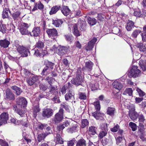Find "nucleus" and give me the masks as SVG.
<instances>
[{"label": "nucleus", "mask_w": 146, "mask_h": 146, "mask_svg": "<svg viewBox=\"0 0 146 146\" xmlns=\"http://www.w3.org/2000/svg\"><path fill=\"white\" fill-rule=\"evenodd\" d=\"M21 54V56L23 57H27L28 55H30V52L29 50L27 48L23 51Z\"/></svg>", "instance_id": "obj_46"}, {"label": "nucleus", "mask_w": 146, "mask_h": 146, "mask_svg": "<svg viewBox=\"0 0 146 146\" xmlns=\"http://www.w3.org/2000/svg\"><path fill=\"white\" fill-rule=\"evenodd\" d=\"M129 126L131 128L133 131H134L137 129L136 124L133 122H130L129 123Z\"/></svg>", "instance_id": "obj_43"}, {"label": "nucleus", "mask_w": 146, "mask_h": 146, "mask_svg": "<svg viewBox=\"0 0 146 146\" xmlns=\"http://www.w3.org/2000/svg\"><path fill=\"white\" fill-rule=\"evenodd\" d=\"M94 44L90 42H89L85 47L86 50L88 51L92 50L93 48Z\"/></svg>", "instance_id": "obj_48"}, {"label": "nucleus", "mask_w": 146, "mask_h": 146, "mask_svg": "<svg viewBox=\"0 0 146 146\" xmlns=\"http://www.w3.org/2000/svg\"><path fill=\"white\" fill-rule=\"evenodd\" d=\"M64 110L60 108L58 112L56 113L53 119V121L55 123H58L62 121L63 118Z\"/></svg>", "instance_id": "obj_2"}, {"label": "nucleus", "mask_w": 146, "mask_h": 146, "mask_svg": "<svg viewBox=\"0 0 146 146\" xmlns=\"http://www.w3.org/2000/svg\"><path fill=\"white\" fill-rule=\"evenodd\" d=\"M139 65L143 71L146 70V62L145 60H140L139 62Z\"/></svg>", "instance_id": "obj_32"}, {"label": "nucleus", "mask_w": 146, "mask_h": 146, "mask_svg": "<svg viewBox=\"0 0 146 146\" xmlns=\"http://www.w3.org/2000/svg\"><path fill=\"white\" fill-rule=\"evenodd\" d=\"M135 89L140 97H143L145 95V93L138 88H137Z\"/></svg>", "instance_id": "obj_50"}, {"label": "nucleus", "mask_w": 146, "mask_h": 146, "mask_svg": "<svg viewBox=\"0 0 146 146\" xmlns=\"http://www.w3.org/2000/svg\"><path fill=\"white\" fill-rule=\"evenodd\" d=\"M63 23V21L62 19H58L53 20L52 23L56 27H61V25Z\"/></svg>", "instance_id": "obj_25"}, {"label": "nucleus", "mask_w": 146, "mask_h": 146, "mask_svg": "<svg viewBox=\"0 0 146 146\" xmlns=\"http://www.w3.org/2000/svg\"><path fill=\"white\" fill-rule=\"evenodd\" d=\"M87 21L88 23L91 26H93L95 25L97 22V20L94 18H91L90 17H87Z\"/></svg>", "instance_id": "obj_22"}, {"label": "nucleus", "mask_w": 146, "mask_h": 146, "mask_svg": "<svg viewBox=\"0 0 146 146\" xmlns=\"http://www.w3.org/2000/svg\"><path fill=\"white\" fill-rule=\"evenodd\" d=\"M46 32L49 37H55L58 36V32L55 29H47Z\"/></svg>", "instance_id": "obj_13"}, {"label": "nucleus", "mask_w": 146, "mask_h": 146, "mask_svg": "<svg viewBox=\"0 0 146 146\" xmlns=\"http://www.w3.org/2000/svg\"><path fill=\"white\" fill-rule=\"evenodd\" d=\"M53 80L54 78H53L49 76L47 77L45 79V80L50 85V86L52 85V83Z\"/></svg>", "instance_id": "obj_54"}, {"label": "nucleus", "mask_w": 146, "mask_h": 146, "mask_svg": "<svg viewBox=\"0 0 146 146\" xmlns=\"http://www.w3.org/2000/svg\"><path fill=\"white\" fill-rule=\"evenodd\" d=\"M107 123H104L102 124L100 126V128L102 130L108 131Z\"/></svg>", "instance_id": "obj_53"}, {"label": "nucleus", "mask_w": 146, "mask_h": 146, "mask_svg": "<svg viewBox=\"0 0 146 146\" xmlns=\"http://www.w3.org/2000/svg\"><path fill=\"white\" fill-rule=\"evenodd\" d=\"M133 91L131 88H128L126 89L123 93V94L126 95L128 94L129 96L132 95Z\"/></svg>", "instance_id": "obj_42"}, {"label": "nucleus", "mask_w": 146, "mask_h": 146, "mask_svg": "<svg viewBox=\"0 0 146 146\" xmlns=\"http://www.w3.org/2000/svg\"><path fill=\"white\" fill-rule=\"evenodd\" d=\"M60 9L62 13L64 16H67L69 14L70 10L67 6H62V8L61 7Z\"/></svg>", "instance_id": "obj_16"}, {"label": "nucleus", "mask_w": 146, "mask_h": 146, "mask_svg": "<svg viewBox=\"0 0 146 146\" xmlns=\"http://www.w3.org/2000/svg\"><path fill=\"white\" fill-rule=\"evenodd\" d=\"M39 87L40 90L43 91H44L48 88V86L45 85L40 84L39 85Z\"/></svg>", "instance_id": "obj_59"}, {"label": "nucleus", "mask_w": 146, "mask_h": 146, "mask_svg": "<svg viewBox=\"0 0 146 146\" xmlns=\"http://www.w3.org/2000/svg\"><path fill=\"white\" fill-rule=\"evenodd\" d=\"M38 77L34 74L31 76L30 77L26 78V81L29 85L32 86L36 82L38 81Z\"/></svg>", "instance_id": "obj_6"}, {"label": "nucleus", "mask_w": 146, "mask_h": 146, "mask_svg": "<svg viewBox=\"0 0 146 146\" xmlns=\"http://www.w3.org/2000/svg\"><path fill=\"white\" fill-rule=\"evenodd\" d=\"M72 91L69 90L66 94L65 98L66 100H68L71 99L72 98H74V96L72 94Z\"/></svg>", "instance_id": "obj_34"}, {"label": "nucleus", "mask_w": 146, "mask_h": 146, "mask_svg": "<svg viewBox=\"0 0 146 146\" xmlns=\"http://www.w3.org/2000/svg\"><path fill=\"white\" fill-rule=\"evenodd\" d=\"M94 64L90 61L85 62V66L82 68V70L84 72H90L92 69Z\"/></svg>", "instance_id": "obj_7"}, {"label": "nucleus", "mask_w": 146, "mask_h": 146, "mask_svg": "<svg viewBox=\"0 0 146 146\" xmlns=\"http://www.w3.org/2000/svg\"><path fill=\"white\" fill-rule=\"evenodd\" d=\"M53 114V111L52 109L46 108L43 110L42 115L44 118H49L52 116Z\"/></svg>", "instance_id": "obj_8"}, {"label": "nucleus", "mask_w": 146, "mask_h": 146, "mask_svg": "<svg viewBox=\"0 0 146 146\" xmlns=\"http://www.w3.org/2000/svg\"><path fill=\"white\" fill-rule=\"evenodd\" d=\"M17 103L21 107H24L27 104V101L24 97L18 98L16 99Z\"/></svg>", "instance_id": "obj_10"}, {"label": "nucleus", "mask_w": 146, "mask_h": 146, "mask_svg": "<svg viewBox=\"0 0 146 146\" xmlns=\"http://www.w3.org/2000/svg\"><path fill=\"white\" fill-rule=\"evenodd\" d=\"M54 96L51 100L55 103H59L60 102L59 99L58 97V94L54 95Z\"/></svg>", "instance_id": "obj_51"}, {"label": "nucleus", "mask_w": 146, "mask_h": 146, "mask_svg": "<svg viewBox=\"0 0 146 146\" xmlns=\"http://www.w3.org/2000/svg\"><path fill=\"white\" fill-rule=\"evenodd\" d=\"M6 97L7 100L13 101L15 100V95L11 90L9 88L7 89L5 91Z\"/></svg>", "instance_id": "obj_4"}, {"label": "nucleus", "mask_w": 146, "mask_h": 146, "mask_svg": "<svg viewBox=\"0 0 146 146\" xmlns=\"http://www.w3.org/2000/svg\"><path fill=\"white\" fill-rule=\"evenodd\" d=\"M134 16L138 17H141L143 16V15L141 13L140 10L139 9L134 11Z\"/></svg>", "instance_id": "obj_52"}, {"label": "nucleus", "mask_w": 146, "mask_h": 146, "mask_svg": "<svg viewBox=\"0 0 146 146\" xmlns=\"http://www.w3.org/2000/svg\"><path fill=\"white\" fill-rule=\"evenodd\" d=\"M8 12H9L11 14V12L8 8H4L2 14V17L3 19L7 18V17H8L9 15Z\"/></svg>", "instance_id": "obj_30"}, {"label": "nucleus", "mask_w": 146, "mask_h": 146, "mask_svg": "<svg viewBox=\"0 0 146 146\" xmlns=\"http://www.w3.org/2000/svg\"><path fill=\"white\" fill-rule=\"evenodd\" d=\"M92 91L97 90L98 89L97 84H91L90 86Z\"/></svg>", "instance_id": "obj_62"}, {"label": "nucleus", "mask_w": 146, "mask_h": 146, "mask_svg": "<svg viewBox=\"0 0 146 146\" xmlns=\"http://www.w3.org/2000/svg\"><path fill=\"white\" fill-rule=\"evenodd\" d=\"M50 134V132H45L40 134L38 135L37 139L38 142H40L42 140H43L48 134Z\"/></svg>", "instance_id": "obj_28"}, {"label": "nucleus", "mask_w": 146, "mask_h": 146, "mask_svg": "<svg viewBox=\"0 0 146 146\" xmlns=\"http://www.w3.org/2000/svg\"><path fill=\"white\" fill-rule=\"evenodd\" d=\"M61 8V7L59 5L53 6L51 9L50 11L49 12V14L51 15L55 14Z\"/></svg>", "instance_id": "obj_15"}, {"label": "nucleus", "mask_w": 146, "mask_h": 146, "mask_svg": "<svg viewBox=\"0 0 146 146\" xmlns=\"http://www.w3.org/2000/svg\"><path fill=\"white\" fill-rule=\"evenodd\" d=\"M29 27L28 24L26 23L23 24L22 27L20 29V32L22 35H29L30 34L31 35H32L31 33L29 32L27 30Z\"/></svg>", "instance_id": "obj_9"}, {"label": "nucleus", "mask_w": 146, "mask_h": 146, "mask_svg": "<svg viewBox=\"0 0 146 146\" xmlns=\"http://www.w3.org/2000/svg\"><path fill=\"white\" fill-rule=\"evenodd\" d=\"M112 84L113 88L119 90H120L123 87L122 84L117 80H115L113 82Z\"/></svg>", "instance_id": "obj_17"}, {"label": "nucleus", "mask_w": 146, "mask_h": 146, "mask_svg": "<svg viewBox=\"0 0 146 146\" xmlns=\"http://www.w3.org/2000/svg\"><path fill=\"white\" fill-rule=\"evenodd\" d=\"M134 27H135L134 23L132 21H129L127 23L126 28L127 31H131Z\"/></svg>", "instance_id": "obj_29"}, {"label": "nucleus", "mask_w": 146, "mask_h": 146, "mask_svg": "<svg viewBox=\"0 0 146 146\" xmlns=\"http://www.w3.org/2000/svg\"><path fill=\"white\" fill-rule=\"evenodd\" d=\"M96 129L95 127L91 126L89 127L88 131L92 135H94L96 133Z\"/></svg>", "instance_id": "obj_40"}, {"label": "nucleus", "mask_w": 146, "mask_h": 146, "mask_svg": "<svg viewBox=\"0 0 146 146\" xmlns=\"http://www.w3.org/2000/svg\"><path fill=\"white\" fill-rule=\"evenodd\" d=\"M73 33L74 35L76 36H79L80 35L79 31L78 29L77 26L76 25L74 27Z\"/></svg>", "instance_id": "obj_44"}, {"label": "nucleus", "mask_w": 146, "mask_h": 146, "mask_svg": "<svg viewBox=\"0 0 146 146\" xmlns=\"http://www.w3.org/2000/svg\"><path fill=\"white\" fill-rule=\"evenodd\" d=\"M40 111L39 107L38 105L35 106L33 108L34 117H35L37 115V113Z\"/></svg>", "instance_id": "obj_37"}, {"label": "nucleus", "mask_w": 146, "mask_h": 146, "mask_svg": "<svg viewBox=\"0 0 146 146\" xmlns=\"http://www.w3.org/2000/svg\"><path fill=\"white\" fill-rule=\"evenodd\" d=\"M94 105L95 106L96 109L97 111H99L100 109V102L98 100L94 103Z\"/></svg>", "instance_id": "obj_49"}, {"label": "nucleus", "mask_w": 146, "mask_h": 146, "mask_svg": "<svg viewBox=\"0 0 146 146\" xmlns=\"http://www.w3.org/2000/svg\"><path fill=\"white\" fill-rule=\"evenodd\" d=\"M76 146H86V141L83 138L76 141Z\"/></svg>", "instance_id": "obj_27"}, {"label": "nucleus", "mask_w": 146, "mask_h": 146, "mask_svg": "<svg viewBox=\"0 0 146 146\" xmlns=\"http://www.w3.org/2000/svg\"><path fill=\"white\" fill-rule=\"evenodd\" d=\"M139 119V122L143 123L145 120V117L142 114L139 115V116L138 117Z\"/></svg>", "instance_id": "obj_61"}, {"label": "nucleus", "mask_w": 146, "mask_h": 146, "mask_svg": "<svg viewBox=\"0 0 146 146\" xmlns=\"http://www.w3.org/2000/svg\"><path fill=\"white\" fill-rule=\"evenodd\" d=\"M11 89L15 91L14 93L17 96H19L22 92L21 88L16 86H12L11 87Z\"/></svg>", "instance_id": "obj_19"}, {"label": "nucleus", "mask_w": 146, "mask_h": 146, "mask_svg": "<svg viewBox=\"0 0 146 146\" xmlns=\"http://www.w3.org/2000/svg\"><path fill=\"white\" fill-rule=\"evenodd\" d=\"M48 89H49V92L47 93L46 94L47 96H49V94H50L53 95L58 94V92L57 91V89L54 86L52 85L49 86Z\"/></svg>", "instance_id": "obj_12"}, {"label": "nucleus", "mask_w": 146, "mask_h": 146, "mask_svg": "<svg viewBox=\"0 0 146 146\" xmlns=\"http://www.w3.org/2000/svg\"><path fill=\"white\" fill-rule=\"evenodd\" d=\"M8 117V114L6 112H3L0 115V126L7 123Z\"/></svg>", "instance_id": "obj_5"}, {"label": "nucleus", "mask_w": 146, "mask_h": 146, "mask_svg": "<svg viewBox=\"0 0 146 146\" xmlns=\"http://www.w3.org/2000/svg\"><path fill=\"white\" fill-rule=\"evenodd\" d=\"M46 63V66L47 67L48 69L49 68H50L51 69H52L53 68L54 66V64L51 62H50L48 60H46L45 62Z\"/></svg>", "instance_id": "obj_39"}, {"label": "nucleus", "mask_w": 146, "mask_h": 146, "mask_svg": "<svg viewBox=\"0 0 146 146\" xmlns=\"http://www.w3.org/2000/svg\"><path fill=\"white\" fill-rule=\"evenodd\" d=\"M115 110L114 108L108 107L107 109L106 113L110 116H113L114 115Z\"/></svg>", "instance_id": "obj_33"}, {"label": "nucleus", "mask_w": 146, "mask_h": 146, "mask_svg": "<svg viewBox=\"0 0 146 146\" xmlns=\"http://www.w3.org/2000/svg\"><path fill=\"white\" fill-rule=\"evenodd\" d=\"M21 74H23L24 77L25 78L27 76H31L33 74L31 73L29 71L25 68L22 70Z\"/></svg>", "instance_id": "obj_31"}, {"label": "nucleus", "mask_w": 146, "mask_h": 146, "mask_svg": "<svg viewBox=\"0 0 146 146\" xmlns=\"http://www.w3.org/2000/svg\"><path fill=\"white\" fill-rule=\"evenodd\" d=\"M83 76H77L71 80V83L76 86L81 85L82 83L83 82Z\"/></svg>", "instance_id": "obj_3"}, {"label": "nucleus", "mask_w": 146, "mask_h": 146, "mask_svg": "<svg viewBox=\"0 0 146 146\" xmlns=\"http://www.w3.org/2000/svg\"><path fill=\"white\" fill-rule=\"evenodd\" d=\"M89 122L87 119H82L81 121V127L82 128H84L88 125Z\"/></svg>", "instance_id": "obj_45"}, {"label": "nucleus", "mask_w": 146, "mask_h": 146, "mask_svg": "<svg viewBox=\"0 0 146 146\" xmlns=\"http://www.w3.org/2000/svg\"><path fill=\"white\" fill-rule=\"evenodd\" d=\"M79 128V127L77 125H75L72 127L68 128L67 129V131L70 133H72L77 131Z\"/></svg>", "instance_id": "obj_23"}, {"label": "nucleus", "mask_w": 146, "mask_h": 146, "mask_svg": "<svg viewBox=\"0 0 146 146\" xmlns=\"http://www.w3.org/2000/svg\"><path fill=\"white\" fill-rule=\"evenodd\" d=\"M15 45L16 46L18 52L20 54H21L23 51L27 49L25 47L19 45L18 44L15 43Z\"/></svg>", "instance_id": "obj_35"}, {"label": "nucleus", "mask_w": 146, "mask_h": 146, "mask_svg": "<svg viewBox=\"0 0 146 146\" xmlns=\"http://www.w3.org/2000/svg\"><path fill=\"white\" fill-rule=\"evenodd\" d=\"M141 32V31L139 30H134L131 34V36L134 38H136L137 36Z\"/></svg>", "instance_id": "obj_38"}, {"label": "nucleus", "mask_w": 146, "mask_h": 146, "mask_svg": "<svg viewBox=\"0 0 146 146\" xmlns=\"http://www.w3.org/2000/svg\"><path fill=\"white\" fill-rule=\"evenodd\" d=\"M36 47L38 49H42L44 48V44L43 42L41 41H38L35 45Z\"/></svg>", "instance_id": "obj_41"}, {"label": "nucleus", "mask_w": 146, "mask_h": 146, "mask_svg": "<svg viewBox=\"0 0 146 146\" xmlns=\"http://www.w3.org/2000/svg\"><path fill=\"white\" fill-rule=\"evenodd\" d=\"M40 31V30L39 27H35L33 29L31 33L32 35L34 36H38Z\"/></svg>", "instance_id": "obj_21"}, {"label": "nucleus", "mask_w": 146, "mask_h": 146, "mask_svg": "<svg viewBox=\"0 0 146 146\" xmlns=\"http://www.w3.org/2000/svg\"><path fill=\"white\" fill-rule=\"evenodd\" d=\"M141 71L138 69V67L133 66L128 72V74L130 78H135L141 75Z\"/></svg>", "instance_id": "obj_1"}, {"label": "nucleus", "mask_w": 146, "mask_h": 146, "mask_svg": "<svg viewBox=\"0 0 146 146\" xmlns=\"http://www.w3.org/2000/svg\"><path fill=\"white\" fill-rule=\"evenodd\" d=\"M142 40L143 41H146V26L143 27V31L141 34Z\"/></svg>", "instance_id": "obj_36"}, {"label": "nucleus", "mask_w": 146, "mask_h": 146, "mask_svg": "<svg viewBox=\"0 0 146 146\" xmlns=\"http://www.w3.org/2000/svg\"><path fill=\"white\" fill-rule=\"evenodd\" d=\"M82 69L81 68H78L76 72V76H82Z\"/></svg>", "instance_id": "obj_63"}, {"label": "nucleus", "mask_w": 146, "mask_h": 146, "mask_svg": "<svg viewBox=\"0 0 146 146\" xmlns=\"http://www.w3.org/2000/svg\"><path fill=\"white\" fill-rule=\"evenodd\" d=\"M129 115L131 119L133 121L137 119L139 116L138 113L135 110L129 111Z\"/></svg>", "instance_id": "obj_14"}, {"label": "nucleus", "mask_w": 146, "mask_h": 146, "mask_svg": "<svg viewBox=\"0 0 146 146\" xmlns=\"http://www.w3.org/2000/svg\"><path fill=\"white\" fill-rule=\"evenodd\" d=\"M21 14L20 11H17L12 14L11 13V15L13 20L15 21L19 20L20 18Z\"/></svg>", "instance_id": "obj_20"}, {"label": "nucleus", "mask_w": 146, "mask_h": 146, "mask_svg": "<svg viewBox=\"0 0 146 146\" xmlns=\"http://www.w3.org/2000/svg\"><path fill=\"white\" fill-rule=\"evenodd\" d=\"M136 46L141 51L146 52V44L138 43L136 44Z\"/></svg>", "instance_id": "obj_24"}, {"label": "nucleus", "mask_w": 146, "mask_h": 146, "mask_svg": "<svg viewBox=\"0 0 146 146\" xmlns=\"http://www.w3.org/2000/svg\"><path fill=\"white\" fill-rule=\"evenodd\" d=\"M57 52L58 54L60 56H63L67 52L68 48L66 46H58Z\"/></svg>", "instance_id": "obj_11"}, {"label": "nucleus", "mask_w": 146, "mask_h": 146, "mask_svg": "<svg viewBox=\"0 0 146 146\" xmlns=\"http://www.w3.org/2000/svg\"><path fill=\"white\" fill-rule=\"evenodd\" d=\"M76 142V140L75 138H74L73 139L68 141L67 143L68 146H73L75 143Z\"/></svg>", "instance_id": "obj_57"}, {"label": "nucleus", "mask_w": 146, "mask_h": 146, "mask_svg": "<svg viewBox=\"0 0 146 146\" xmlns=\"http://www.w3.org/2000/svg\"><path fill=\"white\" fill-rule=\"evenodd\" d=\"M0 145L1 146H9L8 143L5 140L0 139Z\"/></svg>", "instance_id": "obj_64"}, {"label": "nucleus", "mask_w": 146, "mask_h": 146, "mask_svg": "<svg viewBox=\"0 0 146 146\" xmlns=\"http://www.w3.org/2000/svg\"><path fill=\"white\" fill-rule=\"evenodd\" d=\"M54 141L56 144H62L64 141L60 135L57 133L56 135V136L54 138Z\"/></svg>", "instance_id": "obj_26"}, {"label": "nucleus", "mask_w": 146, "mask_h": 146, "mask_svg": "<svg viewBox=\"0 0 146 146\" xmlns=\"http://www.w3.org/2000/svg\"><path fill=\"white\" fill-rule=\"evenodd\" d=\"M6 27L4 25L0 24V31L3 34L5 33L6 32Z\"/></svg>", "instance_id": "obj_55"}, {"label": "nucleus", "mask_w": 146, "mask_h": 146, "mask_svg": "<svg viewBox=\"0 0 146 146\" xmlns=\"http://www.w3.org/2000/svg\"><path fill=\"white\" fill-rule=\"evenodd\" d=\"M107 131L102 130L100 132L98 136V137L100 139L102 138L107 134Z\"/></svg>", "instance_id": "obj_47"}, {"label": "nucleus", "mask_w": 146, "mask_h": 146, "mask_svg": "<svg viewBox=\"0 0 146 146\" xmlns=\"http://www.w3.org/2000/svg\"><path fill=\"white\" fill-rule=\"evenodd\" d=\"M10 44V42L6 39L0 40V45L1 47L5 48L8 47Z\"/></svg>", "instance_id": "obj_18"}, {"label": "nucleus", "mask_w": 146, "mask_h": 146, "mask_svg": "<svg viewBox=\"0 0 146 146\" xmlns=\"http://www.w3.org/2000/svg\"><path fill=\"white\" fill-rule=\"evenodd\" d=\"M92 115L96 119H98V117L101 115V114L97 111H95L92 113Z\"/></svg>", "instance_id": "obj_58"}, {"label": "nucleus", "mask_w": 146, "mask_h": 146, "mask_svg": "<svg viewBox=\"0 0 146 146\" xmlns=\"http://www.w3.org/2000/svg\"><path fill=\"white\" fill-rule=\"evenodd\" d=\"M113 31L115 32L114 33L115 34L118 35L119 36H121V31L117 27H115L113 29Z\"/></svg>", "instance_id": "obj_60"}, {"label": "nucleus", "mask_w": 146, "mask_h": 146, "mask_svg": "<svg viewBox=\"0 0 146 146\" xmlns=\"http://www.w3.org/2000/svg\"><path fill=\"white\" fill-rule=\"evenodd\" d=\"M79 98L82 100H86L87 98V96L85 93L80 92L79 94Z\"/></svg>", "instance_id": "obj_56"}]
</instances>
